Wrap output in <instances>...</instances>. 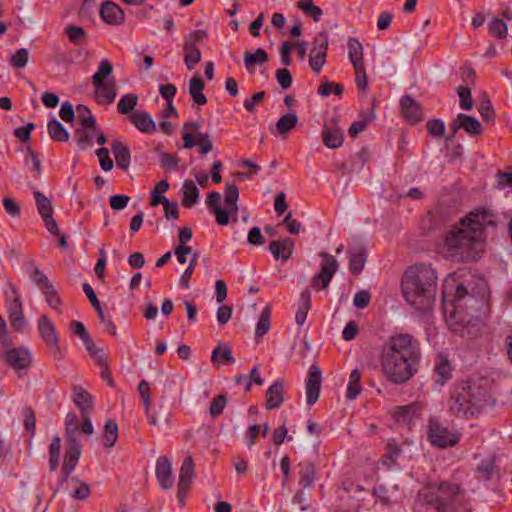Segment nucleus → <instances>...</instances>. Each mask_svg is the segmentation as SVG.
<instances>
[{"label":"nucleus","mask_w":512,"mask_h":512,"mask_svg":"<svg viewBox=\"0 0 512 512\" xmlns=\"http://www.w3.org/2000/svg\"><path fill=\"white\" fill-rule=\"evenodd\" d=\"M269 250L276 260L287 261L293 254L294 241L290 238L272 241Z\"/></svg>","instance_id":"a878e982"},{"label":"nucleus","mask_w":512,"mask_h":512,"mask_svg":"<svg viewBox=\"0 0 512 512\" xmlns=\"http://www.w3.org/2000/svg\"><path fill=\"white\" fill-rule=\"evenodd\" d=\"M197 145H199L200 152L204 155L213 149V144L208 133H199L195 136Z\"/></svg>","instance_id":"e2e57ef3"},{"label":"nucleus","mask_w":512,"mask_h":512,"mask_svg":"<svg viewBox=\"0 0 512 512\" xmlns=\"http://www.w3.org/2000/svg\"><path fill=\"white\" fill-rule=\"evenodd\" d=\"M71 330L80 337L90 355L96 358L99 364L106 366L105 357L100 354L101 350L95 346L84 324L79 321H72Z\"/></svg>","instance_id":"dca6fc26"},{"label":"nucleus","mask_w":512,"mask_h":512,"mask_svg":"<svg viewBox=\"0 0 512 512\" xmlns=\"http://www.w3.org/2000/svg\"><path fill=\"white\" fill-rule=\"evenodd\" d=\"M184 63L188 70H192L201 61V52L198 45L191 43L183 44Z\"/></svg>","instance_id":"e433bc0d"},{"label":"nucleus","mask_w":512,"mask_h":512,"mask_svg":"<svg viewBox=\"0 0 512 512\" xmlns=\"http://www.w3.org/2000/svg\"><path fill=\"white\" fill-rule=\"evenodd\" d=\"M113 66L108 59H102L99 63L97 71L92 76V85H98L101 82L110 79L109 76L112 74Z\"/></svg>","instance_id":"c03bdc74"},{"label":"nucleus","mask_w":512,"mask_h":512,"mask_svg":"<svg viewBox=\"0 0 512 512\" xmlns=\"http://www.w3.org/2000/svg\"><path fill=\"white\" fill-rule=\"evenodd\" d=\"M493 223L489 210L469 212L445 233L441 246L444 258L457 263L476 260L482 251L484 230Z\"/></svg>","instance_id":"f257e3e1"},{"label":"nucleus","mask_w":512,"mask_h":512,"mask_svg":"<svg viewBox=\"0 0 512 512\" xmlns=\"http://www.w3.org/2000/svg\"><path fill=\"white\" fill-rule=\"evenodd\" d=\"M221 196L218 192L213 191L207 196V206L215 214L216 221L219 225L225 226L229 223L230 216L236 215L238 212L237 201L239 198V190L235 184L226 183L224 193V208L219 206Z\"/></svg>","instance_id":"0eeeda50"},{"label":"nucleus","mask_w":512,"mask_h":512,"mask_svg":"<svg viewBox=\"0 0 512 512\" xmlns=\"http://www.w3.org/2000/svg\"><path fill=\"white\" fill-rule=\"evenodd\" d=\"M38 330L44 342L55 349L60 356L59 337L53 322L46 315H42L38 320Z\"/></svg>","instance_id":"f3484780"},{"label":"nucleus","mask_w":512,"mask_h":512,"mask_svg":"<svg viewBox=\"0 0 512 512\" xmlns=\"http://www.w3.org/2000/svg\"><path fill=\"white\" fill-rule=\"evenodd\" d=\"M320 256L325 262L321 264L319 272L311 278V286L315 289H326L338 270V262L326 252H321Z\"/></svg>","instance_id":"f8f14e48"},{"label":"nucleus","mask_w":512,"mask_h":512,"mask_svg":"<svg viewBox=\"0 0 512 512\" xmlns=\"http://www.w3.org/2000/svg\"><path fill=\"white\" fill-rule=\"evenodd\" d=\"M269 60L267 52L263 48H258L254 53L245 52L244 66L248 73L252 74L256 66H261Z\"/></svg>","instance_id":"2f4dec72"},{"label":"nucleus","mask_w":512,"mask_h":512,"mask_svg":"<svg viewBox=\"0 0 512 512\" xmlns=\"http://www.w3.org/2000/svg\"><path fill=\"white\" fill-rule=\"evenodd\" d=\"M321 381L322 375L319 367L315 364L311 365L305 383L306 402L308 405H313L317 402L320 394Z\"/></svg>","instance_id":"2eb2a0df"},{"label":"nucleus","mask_w":512,"mask_h":512,"mask_svg":"<svg viewBox=\"0 0 512 512\" xmlns=\"http://www.w3.org/2000/svg\"><path fill=\"white\" fill-rule=\"evenodd\" d=\"M401 289L405 301L419 312L433 307L437 291V274L431 265L417 264L403 274Z\"/></svg>","instance_id":"7ed1b4c3"},{"label":"nucleus","mask_w":512,"mask_h":512,"mask_svg":"<svg viewBox=\"0 0 512 512\" xmlns=\"http://www.w3.org/2000/svg\"><path fill=\"white\" fill-rule=\"evenodd\" d=\"M101 168L104 171H110L113 168V161L109 156V151L106 148H100L96 151Z\"/></svg>","instance_id":"0e129e2a"},{"label":"nucleus","mask_w":512,"mask_h":512,"mask_svg":"<svg viewBox=\"0 0 512 512\" xmlns=\"http://www.w3.org/2000/svg\"><path fill=\"white\" fill-rule=\"evenodd\" d=\"M191 130L198 131L200 129V123L195 121L186 122L182 127L183 133V147L184 148H193L197 145L194 140V136L190 132Z\"/></svg>","instance_id":"8fccbe9b"},{"label":"nucleus","mask_w":512,"mask_h":512,"mask_svg":"<svg viewBox=\"0 0 512 512\" xmlns=\"http://www.w3.org/2000/svg\"><path fill=\"white\" fill-rule=\"evenodd\" d=\"M300 470V480L299 484L303 488H310L312 487L314 480H315V467L310 462H303L299 464Z\"/></svg>","instance_id":"ea45409f"},{"label":"nucleus","mask_w":512,"mask_h":512,"mask_svg":"<svg viewBox=\"0 0 512 512\" xmlns=\"http://www.w3.org/2000/svg\"><path fill=\"white\" fill-rule=\"evenodd\" d=\"M450 128L453 135H455L459 129L465 130L470 135H479L482 132V126L478 119L464 113L457 115L452 121Z\"/></svg>","instance_id":"a211bd4d"},{"label":"nucleus","mask_w":512,"mask_h":512,"mask_svg":"<svg viewBox=\"0 0 512 512\" xmlns=\"http://www.w3.org/2000/svg\"><path fill=\"white\" fill-rule=\"evenodd\" d=\"M182 204L186 208L195 205L199 198V190L192 180L184 181L182 185Z\"/></svg>","instance_id":"72a5a7b5"},{"label":"nucleus","mask_w":512,"mask_h":512,"mask_svg":"<svg viewBox=\"0 0 512 512\" xmlns=\"http://www.w3.org/2000/svg\"><path fill=\"white\" fill-rule=\"evenodd\" d=\"M428 439L433 446L440 448L455 446L459 436L442 425L437 419H431L428 425Z\"/></svg>","instance_id":"9d476101"},{"label":"nucleus","mask_w":512,"mask_h":512,"mask_svg":"<svg viewBox=\"0 0 512 512\" xmlns=\"http://www.w3.org/2000/svg\"><path fill=\"white\" fill-rule=\"evenodd\" d=\"M198 254L194 252L191 256L188 268L183 272L180 278V284L186 289L189 288V279L191 278L193 271L197 265Z\"/></svg>","instance_id":"bf43d9fd"},{"label":"nucleus","mask_w":512,"mask_h":512,"mask_svg":"<svg viewBox=\"0 0 512 512\" xmlns=\"http://www.w3.org/2000/svg\"><path fill=\"white\" fill-rule=\"evenodd\" d=\"M76 112L79 122L83 128L94 129L96 119L93 116L91 110L87 106L82 104L77 105Z\"/></svg>","instance_id":"49530a36"},{"label":"nucleus","mask_w":512,"mask_h":512,"mask_svg":"<svg viewBox=\"0 0 512 512\" xmlns=\"http://www.w3.org/2000/svg\"><path fill=\"white\" fill-rule=\"evenodd\" d=\"M310 308H311V295L308 290H305L300 294L299 306H298V310L295 315V321L298 325L301 326L304 324Z\"/></svg>","instance_id":"4c0bfd02"},{"label":"nucleus","mask_w":512,"mask_h":512,"mask_svg":"<svg viewBox=\"0 0 512 512\" xmlns=\"http://www.w3.org/2000/svg\"><path fill=\"white\" fill-rule=\"evenodd\" d=\"M276 79L282 89H288L292 84V76L288 69L281 68L276 70Z\"/></svg>","instance_id":"774afa93"},{"label":"nucleus","mask_w":512,"mask_h":512,"mask_svg":"<svg viewBox=\"0 0 512 512\" xmlns=\"http://www.w3.org/2000/svg\"><path fill=\"white\" fill-rule=\"evenodd\" d=\"M449 290H454V300L461 301L467 296H484L486 284L483 279L470 276L469 279L460 281L455 275L449 276L444 282L443 294L446 296Z\"/></svg>","instance_id":"6e6552de"},{"label":"nucleus","mask_w":512,"mask_h":512,"mask_svg":"<svg viewBox=\"0 0 512 512\" xmlns=\"http://www.w3.org/2000/svg\"><path fill=\"white\" fill-rule=\"evenodd\" d=\"M156 477L162 489L168 490L174 484L172 465L166 456H161L156 462Z\"/></svg>","instance_id":"6ab92c4d"},{"label":"nucleus","mask_w":512,"mask_h":512,"mask_svg":"<svg viewBox=\"0 0 512 512\" xmlns=\"http://www.w3.org/2000/svg\"><path fill=\"white\" fill-rule=\"evenodd\" d=\"M137 103L138 96L134 93H127L120 98L117 109L119 113L127 115L134 110Z\"/></svg>","instance_id":"3c124183"},{"label":"nucleus","mask_w":512,"mask_h":512,"mask_svg":"<svg viewBox=\"0 0 512 512\" xmlns=\"http://www.w3.org/2000/svg\"><path fill=\"white\" fill-rule=\"evenodd\" d=\"M486 386L478 382L463 381L451 391L448 409L456 417H473L489 404Z\"/></svg>","instance_id":"20e7f679"},{"label":"nucleus","mask_w":512,"mask_h":512,"mask_svg":"<svg viewBox=\"0 0 512 512\" xmlns=\"http://www.w3.org/2000/svg\"><path fill=\"white\" fill-rule=\"evenodd\" d=\"M111 149L117 166L122 170L127 171L130 166L131 158L128 146L120 141H115L112 143Z\"/></svg>","instance_id":"c756f323"},{"label":"nucleus","mask_w":512,"mask_h":512,"mask_svg":"<svg viewBox=\"0 0 512 512\" xmlns=\"http://www.w3.org/2000/svg\"><path fill=\"white\" fill-rule=\"evenodd\" d=\"M42 293L44 294L45 296V299H46V302L47 304L53 308V309H58L60 304H61V300L54 288L53 285H51L50 287L42 290Z\"/></svg>","instance_id":"052dcab7"},{"label":"nucleus","mask_w":512,"mask_h":512,"mask_svg":"<svg viewBox=\"0 0 512 512\" xmlns=\"http://www.w3.org/2000/svg\"><path fill=\"white\" fill-rule=\"evenodd\" d=\"M401 111L407 121L417 123L423 119L422 108L411 96H403L400 101Z\"/></svg>","instance_id":"b1692460"},{"label":"nucleus","mask_w":512,"mask_h":512,"mask_svg":"<svg viewBox=\"0 0 512 512\" xmlns=\"http://www.w3.org/2000/svg\"><path fill=\"white\" fill-rule=\"evenodd\" d=\"M211 362L215 366H222L226 363H234L235 358L229 345L219 343L211 354Z\"/></svg>","instance_id":"473e14b6"},{"label":"nucleus","mask_w":512,"mask_h":512,"mask_svg":"<svg viewBox=\"0 0 512 512\" xmlns=\"http://www.w3.org/2000/svg\"><path fill=\"white\" fill-rule=\"evenodd\" d=\"M93 86L95 88V99L99 104L108 105L114 102L117 96L116 81L114 78L107 79Z\"/></svg>","instance_id":"4be33fe9"},{"label":"nucleus","mask_w":512,"mask_h":512,"mask_svg":"<svg viewBox=\"0 0 512 512\" xmlns=\"http://www.w3.org/2000/svg\"><path fill=\"white\" fill-rule=\"evenodd\" d=\"M451 365L446 358L440 356L435 365V373L437 375V382L443 385L451 377Z\"/></svg>","instance_id":"09e8293b"},{"label":"nucleus","mask_w":512,"mask_h":512,"mask_svg":"<svg viewBox=\"0 0 512 512\" xmlns=\"http://www.w3.org/2000/svg\"><path fill=\"white\" fill-rule=\"evenodd\" d=\"M10 289L13 295V300L8 304V316L12 328H14L16 331H22L25 327V319L20 300V294L16 286L10 285Z\"/></svg>","instance_id":"4468645a"},{"label":"nucleus","mask_w":512,"mask_h":512,"mask_svg":"<svg viewBox=\"0 0 512 512\" xmlns=\"http://www.w3.org/2000/svg\"><path fill=\"white\" fill-rule=\"evenodd\" d=\"M204 82L198 77L194 76L189 80V94L193 101L198 105H205L207 98L203 94Z\"/></svg>","instance_id":"c9c22d12"},{"label":"nucleus","mask_w":512,"mask_h":512,"mask_svg":"<svg viewBox=\"0 0 512 512\" xmlns=\"http://www.w3.org/2000/svg\"><path fill=\"white\" fill-rule=\"evenodd\" d=\"M130 121L143 133H151L156 130V124L149 113L139 111L129 116Z\"/></svg>","instance_id":"c85d7f7f"},{"label":"nucleus","mask_w":512,"mask_h":512,"mask_svg":"<svg viewBox=\"0 0 512 512\" xmlns=\"http://www.w3.org/2000/svg\"><path fill=\"white\" fill-rule=\"evenodd\" d=\"M72 400L82 416L90 413L93 404L92 396L82 387L74 386Z\"/></svg>","instance_id":"cd10ccee"},{"label":"nucleus","mask_w":512,"mask_h":512,"mask_svg":"<svg viewBox=\"0 0 512 512\" xmlns=\"http://www.w3.org/2000/svg\"><path fill=\"white\" fill-rule=\"evenodd\" d=\"M144 411L150 425L156 428H166L170 425L171 413L164 404H159L157 407L150 405Z\"/></svg>","instance_id":"412c9836"},{"label":"nucleus","mask_w":512,"mask_h":512,"mask_svg":"<svg viewBox=\"0 0 512 512\" xmlns=\"http://www.w3.org/2000/svg\"><path fill=\"white\" fill-rule=\"evenodd\" d=\"M298 8H300L306 15L313 18L315 22H318L322 16V10L320 7L314 5L311 0H300L297 3Z\"/></svg>","instance_id":"864d4df0"},{"label":"nucleus","mask_w":512,"mask_h":512,"mask_svg":"<svg viewBox=\"0 0 512 512\" xmlns=\"http://www.w3.org/2000/svg\"><path fill=\"white\" fill-rule=\"evenodd\" d=\"M284 401V382L277 380L266 391L265 408L273 410L279 408Z\"/></svg>","instance_id":"393cba45"},{"label":"nucleus","mask_w":512,"mask_h":512,"mask_svg":"<svg viewBox=\"0 0 512 512\" xmlns=\"http://www.w3.org/2000/svg\"><path fill=\"white\" fill-rule=\"evenodd\" d=\"M22 415L25 429L33 436L36 428V417L34 411L30 407H24Z\"/></svg>","instance_id":"6e6d98bb"},{"label":"nucleus","mask_w":512,"mask_h":512,"mask_svg":"<svg viewBox=\"0 0 512 512\" xmlns=\"http://www.w3.org/2000/svg\"><path fill=\"white\" fill-rule=\"evenodd\" d=\"M78 429L77 415L74 412H69L65 417V437L67 445L58 486H62L63 483L67 481L68 476L75 470L81 456V444L76 438Z\"/></svg>","instance_id":"423d86ee"},{"label":"nucleus","mask_w":512,"mask_h":512,"mask_svg":"<svg viewBox=\"0 0 512 512\" xmlns=\"http://www.w3.org/2000/svg\"><path fill=\"white\" fill-rule=\"evenodd\" d=\"M101 19L109 25H121L125 20L123 9L111 1L104 2L100 7Z\"/></svg>","instance_id":"aec40b11"},{"label":"nucleus","mask_w":512,"mask_h":512,"mask_svg":"<svg viewBox=\"0 0 512 512\" xmlns=\"http://www.w3.org/2000/svg\"><path fill=\"white\" fill-rule=\"evenodd\" d=\"M366 253L361 247L356 248L349 252V266L350 270L354 274H359L365 265Z\"/></svg>","instance_id":"58836bf2"},{"label":"nucleus","mask_w":512,"mask_h":512,"mask_svg":"<svg viewBox=\"0 0 512 512\" xmlns=\"http://www.w3.org/2000/svg\"><path fill=\"white\" fill-rule=\"evenodd\" d=\"M118 439V426L114 420H107L103 431V444L107 448L115 445Z\"/></svg>","instance_id":"79ce46f5"},{"label":"nucleus","mask_w":512,"mask_h":512,"mask_svg":"<svg viewBox=\"0 0 512 512\" xmlns=\"http://www.w3.org/2000/svg\"><path fill=\"white\" fill-rule=\"evenodd\" d=\"M33 282L39 287V289L42 291L51 285H53L47 276L37 267L34 268L33 275H32Z\"/></svg>","instance_id":"69168bd1"},{"label":"nucleus","mask_w":512,"mask_h":512,"mask_svg":"<svg viewBox=\"0 0 512 512\" xmlns=\"http://www.w3.org/2000/svg\"><path fill=\"white\" fill-rule=\"evenodd\" d=\"M194 476V463L191 456H187L180 468L178 486L180 489H188Z\"/></svg>","instance_id":"f704fd0d"},{"label":"nucleus","mask_w":512,"mask_h":512,"mask_svg":"<svg viewBox=\"0 0 512 512\" xmlns=\"http://www.w3.org/2000/svg\"><path fill=\"white\" fill-rule=\"evenodd\" d=\"M29 58L28 50L25 48H21L17 50L10 59V63L13 67L23 68L27 65Z\"/></svg>","instance_id":"13d9d810"},{"label":"nucleus","mask_w":512,"mask_h":512,"mask_svg":"<svg viewBox=\"0 0 512 512\" xmlns=\"http://www.w3.org/2000/svg\"><path fill=\"white\" fill-rule=\"evenodd\" d=\"M34 198L41 218L53 214L52 202L47 196L36 190L34 191Z\"/></svg>","instance_id":"de8ad7c7"},{"label":"nucleus","mask_w":512,"mask_h":512,"mask_svg":"<svg viewBox=\"0 0 512 512\" xmlns=\"http://www.w3.org/2000/svg\"><path fill=\"white\" fill-rule=\"evenodd\" d=\"M298 123V116L295 112H289L282 115L275 126L270 128L271 133H277L283 139L287 137V134L296 127Z\"/></svg>","instance_id":"bb28decb"},{"label":"nucleus","mask_w":512,"mask_h":512,"mask_svg":"<svg viewBox=\"0 0 512 512\" xmlns=\"http://www.w3.org/2000/svg\"><path fill=\"white\" fill-rule=\"evenodd\" d=\"M328 45L327 32H319L314 38L313 47L309 53V66L315 74H319L326 64Z\"/></svg>","instance_id":"9b49d317"},{"label":"nucleus","mask_w":512,"mask_h":512,"mask_svg":"<svg viewBox=\"0 0 512 512\" xmlns=\"http://www.w3.org/2000/svg\"><path fill=\"white\" fill-rule=\"evenodd\" d=\"M421 406L413 403L395 408L394 417L398 423L407 425L409 428L420 418Z\"/></svg>","instance_id":"5701e85b"},{"label":"nucleus","mask_w":512,"mask_h":512,"mask_svg":"<svg viewBox=\"0 0 512 512\" xmlns=\"http://www.w3.org/2000/svg\"><path fill=\"white\" fill-rule=\"evenodd\" d=\"M226 403H227V399H226V396L225 395H218L217 397H215L212 402H211V405H210V414L212 417H217L219 416L225 406H226Z\"/></svg>","instance_id":"680f3d73"},{"label":"nucleus","mask_w":512,"mask_h":512,"mask_svg":"<svg viewBox=\"0 0 512 512\" xmlns=\"http://www.w3.org/2000/svg\"><path fill=\"white\" fill-rule=\"evenodd\" d=\"M322 137L324 145L330 149H336L343 143V131L336 126H325Z\"/></svg>","instance_id":"7c9ffc66"},{"label":"nucleus","mask_w":512,"mask_h":512,"mask_svg":"<svg viewBox=\"0 0 512 512\" xmlns=\"http://www.w3.org/2000/svg\"><path fill=\"white\" fill-rule=\"evenodd\" d=\"M457 92L460 98V107L464 110H471L474 103L472 100L470 88L467 86H460L457 89Z\"/></svg>","instance_id":"4d7b16f0"},{"label":"nucleus","mask_w":512,"mask_h":512,"mask_svg":"<svg viewBox=\"0 0 512 512\" xmlns=\"http://www.w3.org/2000/svg\"><path fill=\"white\" fill-rule=\"evenodd\" d=\"M434 498L431 506L437 512H471L466 490L458 482L444 480L431 485Z\"/></svg>","instance_id":"39448f33"},{"label":"nucleus","mask_w":512,"mask_h":512,"mask_svg":"<svg viewBox=\"0 0 512 512\" xmlns=\"http://www.w3.org/2000/svg\"><path fill=\"white\" fill-rule=\"evenodd\" d=\"M48 133L50 137L59 142H66L69 140V133L65 127L56 119H52L48 123Z\"/></svg>","instance_id":"37998d69"},{"label":"nucleus","mask_w":512,"mask_h":512,"mask_svg":"<svg viewBox=\"0 0 512 512\" xmlns=\"http://www.w3.org/2000/svg\"><path fill=\"white\" fill-rule=\"evenodd\" d=\"M427 130L434 137H441L445 132V124L442 120L434 119L427 123Z\"/></svg>","instance_id":"338daca9"},{"label":"nucleus","mask_w":512,"mask_h":512,"mask_svg":"<svg viewBox=\"0 0 512 512\" xmlns=\"http://www.w3.org/2000/svg\"><path fill=\"white\" fill-rule=\"evenodd\" d=\"M507 24L499 18H493L488 23V32L495 38L503 39L507 36Z\"/></svg>","instance_id":"603ef678"},{"label":"nucleus","mask_w":512,"mask_h":512,"mask_svg":"<svg viewBox=\"0 0 512 512\" xmlns=\"http://www.w3.org/2000/svg\"><path fill=\"white\" fill-rule=\"evenodd\" d=\"M62 444L59 436H55L49 445V470L56 471L61 454Z\"/></svg>","instance_id":"a19ab883"},{"label":"nucleus","mask_w":512,"mask_h":512,"mask_svg":"<svg viewBox=\"0 0 512 512\" xmlns=\"http://www.w3.org/2000/svg\"><path fill=\"white\" fill-rule=\"evenodd\" d=\"M348 57L355 71V82L359 90H367L368 81L363 61V46L356 38L348 40Z\"/></svg>","instance_id":"1a4fd4ad"},{"label":"nucleus","mask_w":512,"mask_h":512,"mask_svg":"<svg viewBox=\"0 0 512 512\" xmlns=\"http://www.w3.org/2000/svg\"><path fill=\"white\" fill-rule=\"evenodd\" d=\"M419 359V343L410 334L391 336L380 354L382 372L394 384L406 383L416 373Z\"/></svg>","instance_id":"f03ea898"},{"label":"nucleus","mask_w":512,"mask_h":512,"mask_svg":"<svg viewBox=\"0 0 512 512\" xmlns=\"http://www.w3.org/2000/svg\"><path fill=\"white\" fill-rule=\"evenodd\" d=\"M270 329V307L266 306L259 317L257 326H256V336L262 337L265 335Z\"/></svg>","instance_id":"5fc2aeb1"},{"label":"nucleus","mask_w":512,"mask_h":512,"mask_svg":"<svg viewBox=\"0 0 512 512\" xmlns=\"http://www.w3.org/2000/svg\"><path fill=\"white\" fill-rule=\"evenodd\" d=\"M4 361L15 370L27 369L32 363V356L28 349L11 348L2 353Z\"/></svg>","instance_id":"ddd939ff"},{"label":"nucleus","mask_w":512,"mask_h":512,"mask_svg":"<svg viewBox=\"0 0 512 512\" xmlns=\"http://www.w3.org/2000/svg\"><path fill=\"white\" fill-rule=\"evenodd\" d=\"M361 373L359 369H354L350 373L349 376V382L347 386V398L350 400L355 399L361 392L362 386H361Z\"/></svg>","instance_id":"a18cd8bd"}]
</instances>
